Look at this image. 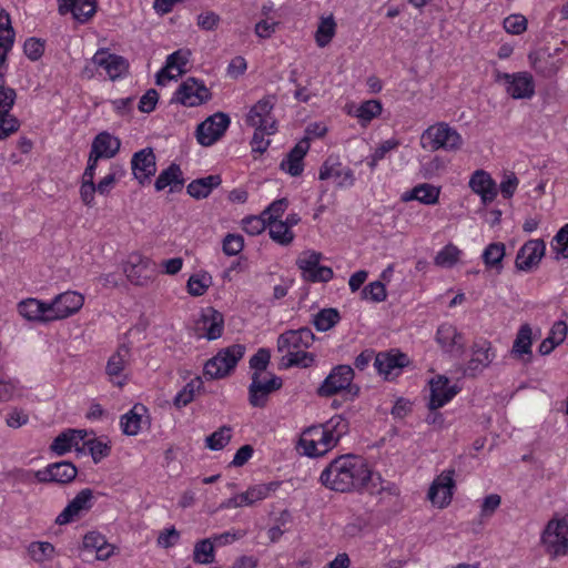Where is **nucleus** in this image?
Segmentation results:
<instances>
[{
	"label": "nucleus",
	"mask_w": 568,
	"mask_h": 568,
	"mask_svg": "<svg viewBox=\"0 0 568 568\" xmlns=\"http://www.w3.org/2000/svg\"><path fill=\"white\" fill-rule=\"evenodd\" d=\"M20 128V122L10 112L0 114V140H4L16 133Z\"/></svg>",
	"instance_id": "680f3d73"
},
{
	"label": "nucleus",
	"mask_w": 568,
	"mask_h": 568,
	"mask_svg": "<svg viewBox=\"0 0 568 568\" xmlns=\"http://www.w3.org/2000/svg\"><path fill=\"white\" fill-rule=\"evenodd\" d=\"M139 406H140V404H135L129 413L124 414L121 417L120 427L124 435H128V436L138 435V433L141 428V420H142L141 415L138 414V412H136Z\"/></svg>",
	"instance_id": "de8ad7c7"
},
{
	"label": "nucleus",
	"mask_w": 568,
	"mask_h": 568,
	"mask_svg": "<svg viewBox=\"0 0 568 568\" xmlns=\"http://www.w3.org/2000/svg\"><path fill=\"white\" fill-rule=\"evenodd\" d=\"M244 247V239L240 234H227L222 242L223 252L229 256L237 255Z\"/></svg>",
	"instance_id": "e2e57ef3"
},
{
	"label": "nucleus",
	"mask_w": 568,
	"mask_h": 568,
	"mask_svg": "<svg viewBox=\"0 0 568 568\" xmlns=\"http://www.w3.org/2000/svg\"><path fill=\"white\" fill-rule=\"evenodd\" d=\"M506 255V245L503 242H494L486 246L481 258L486 270L500 274L504 270V258Z\"/></svg>",
	"instance_id": "473e14b6"
},
{
	"label": "nucleus",
	"mask_w": 568,
	"mask_h": 568,
	"mask_svg": "<svg viewBox=\"0 0 568 568\" xmlns=\"http://www.w3.org/2000/svg\"><path fill=\"white\" fill-rule=\"evenodd\" d=\"M191 52L189 50H178L166 58L165 67L156 74V84L163 85L165 81L176 79L185 71L183 67L189 62Z\"/></svg>",
	"instance_id": "a878e982"
},
{
	"label": "nucleus",
	"mask_w": 568,
	"mask_h": 568,
	"mask_svg": "<svg viewBox=\"0 0 568 568\" xmlns=\"http://www.w3.org/2000/svg\"><path fill=\"white\" fill-rule=\"evenodd\" d=\"M280 486L281 481L277 480L250 486L246 490L251 504L254 505L256 501L266 499L272 493H275L280 488Z\"/></svg>",
	"instance_id": "8fccbe9b"
},
{
	"label": "nucleus",
	"mask_w": 568,
	"mask_h": 568,
	"mask_svg": "<svg viewBox=\"0 0 568 568\" xmlns=\"http://www.w3.org/2000/svg\"><path fill=\"white\" fill-rule=\"evenodd\" d=\"M232 428L230 426H222L210 436L206 437L205 443L206 447L211 450H221L223 449L231 440Z\"/></svg>",
	"instance_id": "3c124183"
},
{
	"label": "nucleus",
	"mask_w": 568,
	"mask_h": 568,
	"mask_svg": "<svg viewBox=\"0 0 568 568\" xmlns=\"http://www.w3.org/2000/svg\"><path fill=\"white\" fill-rule=\"evenodd\" d=\"M429 385L430 397L428 408L432 410L443 407L459 392V388L456 385H449V379L443 375L433 378Z\"/></svg>",
	"instance_id": "5701e85b"
},
{
	"label": "nucleus",
	"mask_w": 568,
	"mask_h": 568,
	"mask_svg": "<svg viewBox=\"0 0 568 568\" xmlns=\"http://www.w3.org/2000/svg\"><path fill=\"white\" fill-rule=\"evenodd\" d=\"M288 207L287 199L283 197L271 203L263 212V219L267 222L277 221L282 217L286 209Z\"/></svg>",
	"instance_id": "0e129e2a"
},
{
	"label": "nucleus",
	"mask_w": 568,
	"mask_h": 568,
	"mask_svg": "<svg viewBox=\"0 0 568 568\" xmlns=\"http://www.w3.org/2000/svg\"><path fill=\"white\" fill-rule=\"evenodd\" d=\"M78 475L77 467L71 462H58L48 465L44 469L36 471L34 476L39 483L69 484Z\"/></svg>",
	"instance_id": "dca6fc26"
},
{
	"label": "nucleus",
	"mask_w": 568,
	"mask_h": 568,
	"mask_svg": "<svg viewBox=\"0 0 568 568\" xmlns=\"http://www.w3.org/2000/svg\"><path fill=\"white\" fill-rule=\"evenodd\" d=\"M28 551L34 561L43 562L53 556L54 547L48 541H36L29 546Z\"/></svg>",
	"instance_id": "6e6d98bb"
},
{
	"label": "nucleus",
	"mask_w": 568,
	"mask_h": 568,
	"mask_svg": "<svg viewBox=\"0 0 568 568\" xmlns=\"http://www.w3.org/2000/svg\"><path fill=\"white\" fill-rule=\"evenodd\" d=\"M567 324L562 321L556 322L551 329L548 337H546L539 345L538 352L540 355H548L550 354L556 346L560 345L567 335Z\"/></svg>",
	"instance_id": "4c0bfd02"
},
{
	"label": "nucleus",
	"mask_w": 568,
	"mask_h": 568,
	"mask_svg": "<svg viewBox=\"0 0 568 568\" xmlns=\"http://www.w3.org/2000/svg\"><path fill=\"white\" fill-rule=\"evenodd\" d=\"M270 237L281 244L288 245L294 240V233L287 229L282 220L267 222Z\"/></svg>",
	"instance_id": "37998d69"
},
{
	"label": "nucleus",
	"mask_w": 568,
	"mask_h": 568,
	"mask_svg": "<svg viewBox=\"0 0 568 568\" xmlns=\"http://www.w3.org/2000/svg\"><path fill=\"white\" fill-rule=\"evenodd\" d=\"M245 353V346L233 344L222 348L204 364L203 375L207 379H220L229 376Z\"/></svg>",
	"instance_id": "7ed1b4c3"
},
{
	"label": "nucleus",
	"mask_w": 568,
	"mask_h": 568,
	"mask_svg": "<svg viewBox=\"0 0 568 568\" xmlns=\"http://www.w3.org/2000/svg\"><path fill=\"white\" fill-rule=\"evenodd\" d=\"M409 364L406 354L399 351L379 352L375 355L374 367L378 374L388 379L392 375L397 376L398 372Z\"/></svg>",
	"instance_id": "6ab92c4d"
},
{
	"label": "nucleus",
	"mask_w": 568,
	"mask_h": 568,
	"mask_svg": "<svg viewBox=\"0 0 568 568\" xmlns=\"http://www.w3.org/2000/svg\"><path fill=\"white\" fill-rule=\"evenodd\" d=\"M462 251L454 244H447L435 256L434 263L440 267L450 268L457 264Z\"/></svg>",
	"instance_id": "49530a36"
},
{
	"label": "nucleus",
	"mask_w": 568,
	"mask_h": 568,
	"mask_svg": "<svg viewBox=\"0 0 568 568\" xmlns=\"http://www.w3.org/2000/svg\"><path fill=\"white\" fill-rule=\"evenodd\" d=\"M532 329L529 324H523L516 335L511 347V355L515 358H520L525 363H529L532 357Z\"/></svg>",
	"instance_id": "7c9ffc66"
},
{
	"label": "nucleus",
	"mask_w": 568,
	"mask_h": 568,
	"mask_svg": "<svg viewBox=\"0 0 568 568\" xmlns=\"http://www.w3.org/2000/svg\"><path fill=\"white\" fill-rule=\"evenodd\" d=\"M383 106L378 100H367L361 105H352L348 109V114L356 116L362 125L368 124L373 119L382 113Z\"/></svg>",
	"instance_id": "e433bc0d"
},
{
	"label": "nucleus",
	"mask_w": 568,
	"mask_h": 568,
	"mask_svg": "<svg viewBox=\"0 0 568 568\" xmlns=\"http://www.w3.org/2000/svg\"><path fill=\"white\" fill-rule=\"evenodd\" d=\"M268 376L270 378L262 381L260 374L252 373L248 386V403L251 406L265 407L270 394L282 388L283 381L281 377L272 373H268Z\"/></svg>",
	"instance_id": "0eeeda50"
},
{
	"label": "nucleus",
	"mask_w": 568,
	"mask_h": 568,
	"mask_svg": "<svg viewBox=\"0 0 568 568\" xmlns=\"http://www.w3.org/2000/svg\"><path fill=\"white\" fill-rule=\"evenodd\" d=\"M542 544L547 552L552 557L568 552V524L565 519L548 523L544 534Z\"/></svg>",
	"instance_id": "423d86ee"
},
{
	"label": "nucleus",
	"mask_w": 568,
	"mask_h": 568,
	"mask_svg": "<svg viewBox=\"0 0 568 568\" xmlns=\"http://www.w3.org/2000/svg\"><path fill=\"white\" fill-rule=\"evenodd\" d=\"M454 469L444 470L430 485L428 498L433 505L444 508L448 506L453 497V488L455 487Z\"/></svg>",
	"instance_id": "f3484780"
},
{
	"label": "nucleus",
	"mask_w": 568,
	"mask_h": 568,
	"mask_svg": "<svg viewBox=\"0 0 568 568\" xmlns=\"http://www.w3.org/2000/svg\"><path fill=\"white\" fill-rule=\"evenodd\" d=\"M202 384L201 377H195L189 382L174 397V406L182 408L190 404L194 398L195 392L200 389Z\"/></svg>",
	"instance_id": "09e8293b"
},
{
	"label": "nucleus",
	"mask_w": 568,
	"mask_h": 568,
	"mask_svg": "<svg viewBox=\"0 0 568 568\" xmlns=\"http://www.w3.org/2000/svg\"><path fill=\"white\" fill-rule=\"evenodd\" d=\"M297 449H302V454L307 457L323 456V453H321V448L317 446L315 438L307 434V428L303 432L298 440Z\"/></svg>",
	"instance_id": "bf43d9fd"
},
{
	"label": "nucleus",
	"mask_w": 568,
	"mask_h": 568,
	"mask_svg": "<svg viewBox=\"0 0 568 568\" xmlns=\"http://www.w3.org/2000/svg\"><path fill=\"white\" fill-rule=\"evenodd\" d=\"M222 183L220 175H207L205 178L193 180L187 186L186 192L190 196L201 200L207 197L213 189Z\"/></svg>",
	"instance_id": "f704fd0d"
},
{
	"label": "nucleus",
	"mask_w": 568,
	"mask_h": 568,
	"mask_svg": "<svg viewBox=\"0 0 568 568\" xmlns=\"http://www.w3.org/2000/svg\"><path fill=\"white\" fill-rule=\"evenodd\" d=\"M347 432V422L341 416L332 417L325 424L311 426L307 434L314 437L321 453L326 454L335 447L339 438Z\"/></svg>",
	"instance_id": "20e7f679"
},
{
	"label": "nucleus",
	"mask_w": 568,
	"mask_h": 568,
	"mask_svg": "<svg viewBox=\"0 0 568 568\" xmlns=\"http://www.w3.org/2000/svg\"><path fill=\"white\" fill-rule=\"evenodd\" d=\"M230 116L223 112H216L197 125V142L203 146H210L219 141L230 125Z\"/></svg>",
	"instance_id": "6e6552de"
},
{
	"label": "nucleus",
	"mask_w": 568,
	"mask_h": 568,
	"mask_svg": "<svg viewBox=\"0 0 568 568\" xmlns=\"http://www.w3.org/2000/svg\"><path fill=\"white\" fill-rule=\"evenodd\" d=\"M519 184V180L514 172H506L503 175V180L499 184L498 191H500L504 199L508 200L514 196Z\"/></svg>",
	"instance_id": "69168bd1"
},
{
	"label": "nucleus",
	"mask_w": 568,
	"mask_h": 568,
	"mask_svg": "<svg viewBox=\"0 0 568 568\" xmlns=\"http://www.w3.org/2000/svg\"><path fill=\"white\" fill-rule=\"evenodd\" d=\"M532 67L544 77L550 78L557 74V72L561 69L562 61L560 59L552 60L550 57H548V59H535Z\"/></svg>",
	"instance_id": "4d7b16f0"
},
{
	"label": "nucleus",
	"mask_w": 568,
	"mask_h": 568,
	"mask_svg": "<svg viewBox=\"0 0 568 568\" xmlns=\"http://www.w3.org/2000/svg\"><path fill=\"white\" fill-rule=\"evenodd\" d=\"M83 303L84 297L81 294L68 291L57 295L52 302L48 304V307L52 314L51 318L59 321L78 313L83 306Z\"/></svg>",
	"instance_id": "2eb2a0df"
},
{
	"label": "nucleus",
	"mask_w": 568,
	"mask_h": 568,
	"mask_svg": "<svg viewBox=\"0 0 568 568\" xmlns=\"http://www.w3.org/2000/svg\"><path fill=\"white\" fill-rule=\"evenodd\" d=\"M315 341V335L308 327L298 329H288L282 333L277 338V351H300L301 348H310Z\"/></svg>",
	"instance_id": "a211bd4d"
},
{
	"label": "nucleus",
	"mask_w": 568,
	"mask_h": 568,
	"mask_svg": "<svg viewBox=\"0 0 568 568\" xmlns=\"http://www.w3.org/2000/svg\"><path fill=\"white\" fill-rule=\"evenodd\" d=\"M546 243L542 239L528 240L518 250L515 267L519 272H531L537 268L545 256Z\"/></svg>",
	"instance_id": "f8f14e48"
},
{
	"label": "nucleus",
	"mask_w": 568,
	"mask_h": 568,
	"mask_svg": "<svg viewBox=\"0 0 568 568\" xmlns=\"http://www.w3.org/2000/svg\"><path fill=\"white\" fill-rule=\"evenodd\" d=\"M48 304L37 298H27L18 304V311L28 321L49 323L53 322V320L51 318L52 314Z\"/></svg>",
	"instance_id": "c85d7f7f"
},
{
	"label": "nucleus",
	"mask_w": 568,
	"mask_h": 568,
	"mask_svg": "<svg viewBox=\"0 0 568 568\" xmlns=\"http://www.w3.org/2000/svg\"><path fill=\"white\" fill-rule=\"evenodd\" d=\"M275 101V95H266L258 100L246 115V123L251 126H258L270 132H276L277 123L272 114Z\"/></svg>",
	"instance_id": "ddd939ff"
},
{
	"label": "nucleus",
	"mask_w": 568,
	"mask_h": 568,
	"mask_svg": "<svg viewBox=\"0 0 568 568\" xmlns=\"http://www.w3.org/2000/svg\"><path fill=\"white\" fill-rule=\"evenodd\" d=\"M440 189L428 183L418 184L402 196L404 202L416 200L426 205L436 204L439 200Z\"/></svg>",
	"instance_id": "72a5a7b5"
},
{
	"label": "nucleus",
	"mask_w": 568,
	"mask_h": 568,
	"mask_svg": "<svg viewBox=\"0 0 568 568\" xmlns=\"http://www.w3.org/2000/svg\"><path fill=\"white\" fill-rule=\"evenodd\" d=\"M504 29L511 34H521L527 29V19L523 14H510L504 20Z\"/></svg>",
	"instance_id": "338daca9"
},
{
	"label": "nucleus",
	"mask_w": 568,
	"mask_h": 568,
	"mask_svg": "<svg viewBox=\"0 0 568 568\" xmlns=\"http://www.w3.org/2000/svg\"><path fill=\"white\" fill-rule=\"evenodd\" d=\"M322 254L315 251L302 253L297 258L296 265L302 271L303 278L307 282H328L333 278V270L328 266L320 265Z\"/></svg>",
	"instance_id": "1a4fd4ad"
},
{
	"label": "nucleus",
	"mask_w": 568,
	"mask_h": 568,
	"mask_svg": "<svg viewBox=\"0 0 568 568\" xmlns=\"http://www.w3.org/2000/svg\"><path fill=\"white\" fill-rule=\"evenodd\" d=\"M310 150L307 140H301L295 146L286 154L280 164V169L290 174L291 176H300L304 170L303 160Z\"/></svg>",
	"instance_id": "cd10ccee"
},
{
	"label": "nucleus",
	"mask_w": 568,
	"mask_h": 568,
	"mask_svg": "<svg viewBox=\"0 0 568 568\" xmlns=\"http://www.w3.org/2000/svg\"><path fill=\"white\" fill-rule=\"evenodd\" d=\"M130 349L125 345H121L116 353H114L108 361L106 364V374L113 378L119 376L120 373L124 369L125 364L129 361Z\"/></svg>",
	"instance_id": "79ce46f5"
},
{
	"label": "nucleus",
	"mask_w": 568,
	"mask_h": 568,
	"mask_svg": "<svg viewBox=\"0 0 568 568\" xmlns=\"http://www.w3.org/2000/svg\"><path fill=\"white\" fill-rule=\"evenodd\" d=\"M361 295L362 298L371 300L376 303L383 302L387 297L385 285L379 281H375L366 285L362 290Z\"/></svg>",
	"instance_id": "13d9d810"
},
{
	"label": "nucleus",
	"mask_w": 568,
	"mask_h": 568,
	"mask_svg": "<svg viewBox=\"0 0 568 568\" xmlns=\"http://www.w3.org/2000/svg\"><path fill=\"white\" fill-rule=\"evenodd\" d=\"M496 80L506 84V92L513 99H530L535 94V81L529 72H497Z\"/></svg>",
	"instance_id": "9b49d317"
},
{
	"label": "nucleus",
	"mask_w": 568,
	"mask_h": 568,
	"mask_svg": "<svg viewBox=\"0 0 568 568\" xmlns=\"http://www.w3.org/2000/svg\"><path fill=\"white\" fill-rule=\"evenodd\" d=\"M14 42V30L11 27L10 16L7 11L0 10V52L11 50Z\"/></svg>",
	"instance_id": "ea45409f"
},
{
	"label": "nucleus",
	"mask_w": 568,
	"mask_h": 568,
	"mask_svg": "<svg viewBox=\"0 0 568 568\" xmlns=\"http://www.w3.org/2000/svg\"><path fill=\"white\" fill-rule=\"evenodd\" d=\"M120 146L121 142L118 138L103 131L93 139L90 152L101 159H111L119 152Z\"/></svg>",
	"instance_id": "2f4dec72"
},
{
	"label": "nucleus",
	"mask_w": 568,
	"mask_h": 568,
	"mask_svg": "<svg viewBox=\"0 0 568 568\" xmlns=\"http://www.w3.org/2000/svg\"><path fill=\"white\" fill-rule=\"evenodd\" d=\"M93 490L84 488L58 515L55 524L62 526L73 521L82 511L92 507Z\"/></svg>",
	"instance_id": "4be33fe9"
},
{
	"label": "nucleus",
	"mask_w": 568,
	"mask_h": 568,
	"mask_svg": "<svg viewBox=\"0 0 568 568\" xmlns=\"http://www.w3.org/2000/svg\"><path fill=\"white\" fill-rule=\"evenodd\" d=\"M84 446L88 447L94 463H99L109 456L111 452V447L106 443H103L99 439L87 440Z\"/></svg>",
	"instance_id": "774afa93"
},
{
	"label": "nucleus",
	"mask_w": 568,
	"mask_h": 568,
	"mask_svg": "<svg viewBox=\"0 0 568 568\" xmlns=\"http://www.w3.org/2000/svg\"><path fill=\"white\" fill-rule=\"evenodd\" d=\"M341 320L336 308H323L313 317V325L318 332H326L334 327Z\"/></svg>",
	"instance_id": "a19ab883"
},
{
	"label": "nucleus",
	"mask_w": 568,
	"mask_h": 568,
	"mask_svg": "<svg viewBox=\"0 0 568 568\" xmlns=\"http://www.w3.org/2000/svg\"><path fill=\"white\" fill-rule=\"evenodd\" d=\"M72 434L73 433H69V430L59 434L50 445V449L59 456L70 452L72 446L75 445L72 438Z\"/></svg>",
	"instance_id": "052dcab7"
},
{
	"label": "nucleus",
	"mask_w": 568,
	"mask_h": 568,
	"mask_svg": "<svg viewBox=\"0 0 568 568\" xmlns=\"http://www.w3.org/2000/svg\"><path fill=\"white\" fill-rule=\"evenodd\" d=\"M326 488L337 493H362L368 485L375 487L374 473L367 462L357 455H341L333 459L320 476Z\"/></svg>",
	"instance_id": "f257e3e1"
},
{
	"label": "nucleus",
	"mask_w": 568,
	"mask_h": 568,
	"mask_svg": "<svg viewBox=\"0 0 568 568\" xmlns=\"http://www.w3.org/2000/svg\"><path fill=\"white\" fill-rule=\"evenodd\" d=\"M551 250L556 253L555 260L568 258V223L564 225L554 236Z\"/></svg>",
	"instance_id": "603ef678"
},
{
	"label": "nucleus",
	"mask_w": 568,
	"mask_h": 568,
	"mask_svg": "<svg viewBox=\"0 0 568 568\" xmlns=\"http://www.w3.org/2000/svg\"><path fill=\"white\" fill-rule=\"evenodd\" d=\"M215 559L214 542L211 538L197 541L193 550V560L197 564H212Z\"/></svg>",
	"instance_id": "c03bdc74"
},
{
	"label": "nucleus",
	"mask_w": 568,
	"mask_h": 568,
	"mask_svg": "<svg viewBox=\"0 0 568 568\" xmlns=\"http://www.w3.org/2000/svg\"><path fill=\"white\" fill-rule=\"evenodd\" d=\"M471 191L480 196L483 204L491 203L498 195V187L490 174L484 170H476L468 183Z\"/></svg>",
	"instance_id": "b1692460"
},
{
	"label": "nucleus",
	"mask_w": 568,
	"mask_h": 568,
	"mask_svg": "<svg viewBox=\"0 0 568 568\" xmlns=\"http://www.w3.org/2000/svg\"><path fill=\"white\" fill-rule=\"evenodd\" d=\"M184 184V179L182 178L181 168L172 163L168 169L162 171L155 181V190L162 191L166 186H171V191L181 190Z\"/></svg>",
	"instance_id": "c9c22d12"
},
{
	"label": "nucleus",
	"mask_w": 568,
	"mask_h": 568,
	"mask_svg": "<svg viewBox=\"0 0 568 568\" xmlns=\"http://www.w3.org/2000/svg\"><path fill=\"white\" fill-rule=\"evenodd\" d=\"M436 341L446 353L454 356H460L465 351L464 336L452 324L445 323L438 327Z\"/></svg>",
	"instance_id": "393cba45"
},
{
	"label": "nucleus",
	"mask_w": 568,
	"mask_h": 568,
	"mask_svg": "<svg viewBox=\"0 0 568 568\" xmlns=\"http://www.w3.org/2000/svg\"><path fill=\"white\" fill-rule=\"evenodd\" d=\"M462 135L446 122L428 126L420 136V145L428 151H458L463 146Z\"/></svg>",
	"instance_id": "f03ea898"
},
{
	"label": "nucleus",
	"mask_w": 568,
	"mask_h": 568,
	"mask_svg": "<svg viewBox=\"0 0 568 568\" xmlns=\"http://www.w3.org/2000/svg\"><path fill=\"white\" fill-rule=\"evenodd\" d=\"M318 179L324 181L334 179L338 187L352 186L354 173L349 168L343 166L337 158L328 156L320 169Z\"/></svg>",
	"instance_id": "412c9836"
},
{
	"label": "nucleus",
	"mask_w": 568,
	"mask_h": 568,
	"mask_svg": "<svg viewBox=\"0 0 568 568\" xmlns=\"http://www.w3.org/2000/svg\"><path fill=\"white\" fill-rule=\"evenodd\" d=\"M224 331V316L214 307L202 310L200 318L195 323V332L199 337H205L209 341L217 339Z\"/></svg>",
	"instance_id": "4468645a"
},
{
	"label": "nucleus",
	"mask_w": 568,
	"mask_h": 568,
	"mask_svg": "<svg viewBox=\"0 0 568 568\" xmlns=\"http://www.w3.org/2000/svg\"><path fill=\"white\" fill-rule=\"evenodd\" d=\"M212 98V93L205 87V84L190 77L185 81H183L176 92L174 93L173 101L179 102L185 106H197Z\"/></svg>",
	"instance_id": "9d476101"
},
{
	"label": "nucleus",
	"mask_w": 568,
	"mask_h": 568,
	"mask_svg": "<svg viewBox=\"0 0 568 568\" xmlns=\"http://www.w3.org/2000/svg\"><path fill=\"white\" fill-rule=\"evenodd\" d=\"M212 283V278L206 273L190 276L187 281V292L192 296H202L205 294Z\"/></svg>",
	"instance_id": "5fc2aeb1"
},
{
	"label": "nucleus",
	"mask_w": 568,
	"mask_h": 568,
	"mask_svg": "<svg viewBox=\"0 0 568 568\" xmlns=\"http://www.w3.org/2000/svg\"><path fill=\"white\" fill-rule=\"evenodd\" d=\"M315 355L304 351H287V354L282 358L284 367H303L307 368L313 365Z\"/></svg>",
	"instance_id": "a18cd8bd"
},
{
	"label": "nucleus",
	"mask_w": 568,
	"mask_h": 568,
	"mask_svg": "<svg viewBox=\"0 0 568 568\" xmlns=\"http://www.w3.org/2000/svg\"><path fill=\"white\" fill-rule=\"evenodd\" d=\"M354 375V369L349 365L335 366L318 387L317 394L323 397H329L344 389H348L353 392V396H357L359 387L352 386Z\"/></svg>",
	"instance_id": "39448f33"
},
{
	"label": "nucleus",
	"mask_w": 568,
	"mask_h": 568,
	"mask_svg": "<svg viewBox=\"0 0 568 568\" xmlns=\"http://www.w3.org/2000/svg\"><path fill=\"white\" fill-rule=\"evenodd\" d=\"M471 349L473 356L464 371V374L467 376H476L484 368L488 367L494 358L491 345L488 341L475 342Z\"/></svg>",
	"instance_id": "bb28decb"
},
{
	"label": "nucleus",
	"mask_w": 568,
	"mask_h": 568,
	"mask_svg": "<svg viewBox=\"0 0 568 568\" xmlns=\"http://www.w3.org/2000/svg\"><path fill=\"white\" fill-rule=\"evenodd\" d=\"M59 12L65 14L72 12L74 19L85 22L95 12L97 6L93 0H58Z\"/></svg>",
	"instance_id": "c756f323"
},
{
	"label": "nucleus",
	"mask_w": 568,
	"mask_h": 568,
	"mask_svg": "<svg viewBox=\"0 0 568 568\" xmlns=\"http://www.w3.org/2000/svg\"><path fill=\"white\" fill-rule=\"evenodd\" d=\"M336 21L333 14L322 17L315 32V41L320 48H325L332 41L336 33Z\"/></svg>",
	"instance_id": "58836bf2"
},
{
	"label": "nucleus",
	"mask_w": 568,
	"mask_h": 568,
	"mask_svg": "<svg viewBox=\"0 0 568 568\" xmlns=\"http://www.w3.org/2000/svg\"><path fill=\"white\" fill-rule=\"evenodd\" d=\"M92 63L97 68H102L112 81L122 77L129 68V63L123 57L110 53L105 49L95 52Z\"/></svg>",
	"instance_id": "aec40b11"
},
{
	"label": "nucleus",
	"mask_w": 568,
	"mask_h": 568,
	"mask_svg": "<svg viewBox=\"0 0 568 568\" xmlns=\"http://www.w3.org/2000/svg\"><path fill=\"white\" fill-rule=\"evenodd\" d=\"M142 255L135 253L132 254L129 258V261L123 266V272L126 275L128 280L134 284L140 285L141 284V276H142Z\"/></svg>",
	"instance_id": "864d4df0"
}]
</instances>
